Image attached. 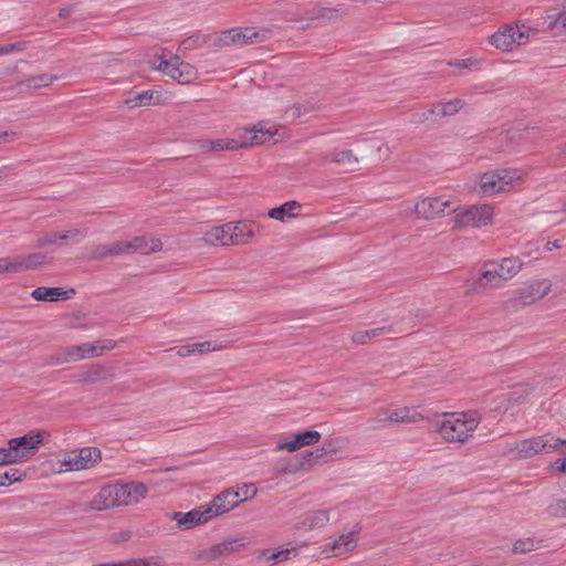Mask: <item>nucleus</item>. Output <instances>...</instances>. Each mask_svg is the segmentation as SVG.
Segmentation results:
<instances>
[{
  "instance_id": "obj_44",
  "label": "nucleus",
  "mask_w": 566,
  "mask_h": 566,
  "mask_svg": "<svg viewBox=\"0 0 566 566\" xmlns=\"http://www.w3.org/2000/svg\"><path fill=\"white\" fill-rule=\"evenodd\" d=\"M52 244H59V232H46L40 235L34 247L41 249Z\"/></svg>"
},
{
  "instance_id": "obj_27",
  "label": "nucleus",
  "mask_w": 566,
  "mask_h": 566,
  "mask_svg": "<svg viewBox=\"0 0 566 566\" xmlns=\"http://www.w3.org/2000/svg\"><path fill=\"white\" fill-rule=\"evenodd\" d=\"M229 227L226 224L213 227L205 233L203 240L211 245H230Z\"/></svg>"
},
{
  "instance_id": "obj_16",
  "label": "nucleus",
  "mask_w": 566,
  "mask_h": 566,
  "mask_svg": "<svg viewBox=\"0 0 566 566\" xmlns=\"http://www.w3.org/2000/svg\"><path fill=\"white\" fill-rule=\"evenodd\" d=\"M358 531H352L331 539L322 547V553H332L334 556H340L352 552L356 547Z\"/></svg>"
},
{
  "instance_id": "obj_58",
  "label": "nucleus",
  "mask_w": 566,
  "mask_h": 566,
  "mask_svg": "<svg viewBox=\"0 0 566 566\" xmlns=\"http://www.w3.org/2000/svg\"><path fill=\"white\" fill-rule=\"evenodd\" d=\"M250 489H251V486H250V485H247V484H243V485H242L240 493L244 495V499H242L243 501H244L245 499H248V497H249V495H250V496H253V495L256 493V491H255V490H253V491H252V493L250 494Z\"/></svg>"
},
{
  "instance_id": "obj_62",
  "label": "nucleus",
  "mask_w": 566,
  "mask_h": 566,
  "mask_svg": "<svg viewBox=\"0 0 566 566\" xmlns=\"http://www.w3.org/2000/svg\"><path fill=\"white\" fill-rule=\"evenodd\" d=\"M94 566H125V562H120V563H105V564H98V565H94Z\"/></svg>"
},
{
  "instance_id": "obj_20",
  "label": "nucleus",
  "mask_w": 566,
  "mask_h": 566,
  "mask_svg": "<svg viewBox=\"0 0 566 566\" xmlns=\"http://www.w3.org/2000/svg\"><path fill=\"white\" fill-rule=\"evenodd\" d=\"M421 415L413 408H399L390 411L385 418L374 419L378 427H385L386 422H416Z\"/></svg>"
},
{
  "instance_id": "obj_47",
  "label": "nucleus",
  "mask_w": 566,
  "mask_h": 566,
  "mask_svg": "<svg viewBox=\"0 0 566 566\" xmlns=\"http://www.w3.org/2000/svg\"><path fill=\"white\" fill-rule=\"evenodd\" d=\"M301 447L298 446L295 437L289 441H284V442H279L275 447V450L276 451H280V450H287L289 452H294L296 450H298Z\"/></svg>"
},
{
  "instance_id": "obj_42",
  "label": "nucleus",
  "mask_w": 566,
  "mask_h": 566,
  "mask_svg": "<svg viewBox=\"0 0 566 566\" xmlns=\"http://www.w3.org/2000/svg\"><path fill=\"white\" fill-rule=\"evenodd\" d=\"M24 474L18 469H10L0 474V486H9L14 482L22 481Z\"/></svg>"
},
{
  "instance_id": "obj_40",
  "label": "nucleus",
  "mask_w": 566,
  "mask_h": 566,
  "mask_svg": "<svg viewBox=\"0 0 566 566\" xmlns=\"http://www.w3.org/2000/svg\"><path fill=\"white\" fill-rule=\"evenodd\" d=\"M465 102L461 98H454L441 105L440 112L438 113L440 116H452L457 114L463 106Z\"/></svg>"
},
{
  "instance_id": "obj_23",
  "label": "nucleus",
  "mask_w": 566,
  "mask_h": 566,
  "mask_svg": "<svg viewBox=\"0 0 566 566\" xmlns=\"http://www.w3.org/2000/svg\"><path fill=\"white\" fill-rule=\"evenodd\" d=\"M329 521V511L328 510H318L308 512L300 517L297 522V526L303 530H314L317 527L325 526Z\"/></svg>"
},
{
  "instance_id": "obj_9",
  "label": "nucleus",
  "mask_w": 566,
  "mask_h": 566,
  "mask_svg": "<svg viewBox=\"0 0 566 566\" xmlns=\"http://www.w3.org/2000/svg\"><path fill=\"white\" fill-rule=\"evenodd\" d=\"M275 134L272 128H265V125L258 124L251 128H243L237 130L232 138H226L227 140H233L238 144V149L251 147L254 145H261L269 142Z\"/></svg>"
},
{
  "instance_id": "obj_31",
  "label": "nucleus",
  "mask_w": 566,
  "mask_h": 566,
  "mask_svg": "<svg viewBox=\"0 0 566 566\" xmlns=\"http://www.w3.org/2000/svg\"><path fill=\"white\" fill-rule=\"evenodd\" d=\"M54 80H56V76L49 74H40L30 76L23 81H19L18 86L24 87L27 90H36L51 85Z\"/></svg>"
},
{
  "instance_id": "obj_13",
  "label": "nucleus",
  "mask_w": 566,
  "mask_h": 566,
  "mask_svg": "<svg viewBox=\"0 0 566 566\" xmlns=\"http://www.w3.org/2000/svg\"><path fill=\"white\" fill-rule=\"evenodd\" d=\"M240 491H234L232 488L224 490L220 494L213 497V500L207 504L208 513L211 514L212 518L222 515L239 505L243 500L240 499Z\"/></svg>"
},
{
  "instance_id": "obj_49",
  "label": "nucleus",
  "mask_w": 566,
  "mask_h": 566,
  "mask_svg": "<svg viewBox=\"0 0 566 566\" xmlns=\"http://www.w3.org/2000/svg\"><path fill=\"white\" fill-rule=\"evenodd\" d=\"M548 27L551 29H554V28H557V27H560L563 29L566 30V11L565 12H560L558 13L555 18H554V21H551Z\"/></svg>"
},
{
  "instance_id": "obj_28",
  "label": "nucleus",
  "mask_w": 566,
  "mask_h": 566,
  "mask_svg": "<svg viewBox=\"0 0 566 566\" xmlns=\"http://www.w3.org/2000/svg\"><path fill=\"white\" fill-rule=\"evenodd\" d=\"M300 207V203L296 201H287L279 207L269 210L268 216L272 219L284 222L286 219L296 217V210H298Z\"/></svg>"
},
{
  "instance_id": "obj_29",
  "label": "nucleus",
  "mask_w": 566,
  "mask_h": 566,
  "mask_svg": "<svg viewBox=\"0 0 566 566\" xmlns=\"http://www.w3.org/2000/svg\"><path fill=\"white\" fill-rule=\"evenodd\" d=\"M270 30L268 29H255L244 28L241 29V36L243 45L262 43L269 39Z\"/></svg>"
},
{
  "instance_id": "obj_55",
  "label": "nucleus",
  "mask_w": 566,
  "mask_h": 566,
  "mask_svg": "<svg viewBox=\"0 0 566 566\" xmlns=\"http://www.w3.org/2000/svg\"><path fill=\"white\" fill-rule=\"evenodd\" d=\"M14 136H15L14 133L0 132V144H6V143L12 142Z\"/></svg>"
},
{
  "instance_id": "obj_50",
  "label": "nucleus",
  "mask_w": 566,
  "mask_h": 566,
  "mask_svg": "<svg viewBox=\"0 0 566 566\" xmlns=\"http://www.w3.org/2000/svg\"><path fill=\"white\" fill-rule=\"evenodd\" d=\"M478 63H479L478 60L464 59V60H458V61L451 62L450 65L461 67V69H469L471 66L476 65Z\"/></svg>"
},
{
  "instance_id": "obj_17",
  "label": "nucleus",
  "mask_w": 566,
  "mask_h": 566,
  "mask_svg": "<svg viewBox=\"0 0 566 566\" xmlns=\"http://www.w3.org/2000/svg\"><path fill=\"white\" fill-rule=\"evenodd\" d=\"M488 265L493 266L499 276L506 282L521 272L524 263L520 256H509L500 261H490Z\"/></svg>"
},
{
  "instance_id": "obj_6",
  "label": "nucleus",
  "mask_w": 566,
  "mask_h": 566,
  "mask_svg": "<svg viewBox=\"0 0 566 566\" xmlns=\"http://www.w3.org/2000/svg\"><path fill=\"white\" fill-rule=\"evenodd\" d=\"M42 443L41 432L28 433L21 437L8 440V452L12 463H23L35 454Z\"/></svg>"
},
{
  "instance_id": "obj_2",
  "label": "nucleus",
  "mask_w": 566,
  "mask_h": 566,
  "mask_svg": "<svg viewBox=\"0 0 566 566\" xmlns=\"http://www.w3.org/2000/svg\"><path fill=\"white\" fill-rule=\"evenodd\" d=\"M557 452L566 455V440L551 433L506 444L503 454L515 460L528 459L537 454Z\"/></svg>"
},
{
  "instance_id": "obj_22",
  "label": "nucleus",
  "mask_w": 566,
  "mask_h": 566,
  "mask_svg": "<svg viewBox=\"0 0 566 566\" xmlns=\"http://www.w3.org/2000/svg\"><path fill=\"white\" fill-rule=\"evenodd\" d=\"M237 543H238L237 539L224 541L222 543L212 545L208 548L201 549L197 554V559L211 562V560L218 559L222 556L229 555L234 552V547H235Z\"/></svg>"
},
{
  "instance_id": "obj_12",
  "label": "nucleus",
  "mask_w": 566,
  "mask_h": 566,
  "mask_svg": "<svg viewBox=\"0 0 566 566\" xmlns=\"http://www.w3.org/2000/svg\"><path fill=\"white\" fill-rule=\"evenodd\" d=\"M551 282L548 280H542L537 282H533L525 289H521L516 292V296L509 300L507 304L511 306H516L517 304L525 306L531 305L537 300L546 296L551 291Z\"/></svg>"
},
{
  "instance_id": "obj_14",
  "label": "nucleus",
  "mask_w": 566,
  "mask_h": 566,
  "mask_svg": "<svg viewBox=\"0 0 566 566\" xmlns=\"http://www.w3.org/2000/svg\"><path fill=\"white\" fill-rule=\"evenodd\" d=\"M208 505H200L187 513L175 512L171 515V520L177 523V526L182 530H189L196 525L205 524L212 520L210 513H208Z\"/></svg>"
},
{
  "instance_id": "obj_8",
  "label": "nucleus",
  "mask_w": 566,
  "mask_h": 566,
  "mask_svg": "<svg viewBox=\"0 0 566 566\" xmlns=\"http://www.w3.org/2000/svg\"><path fill=\"white\" fill-rule=\"evenodd\" d=\"M155 69L180 84L190 83L197 76L196 67L190 63L182 61L177 55L170 60L160 59L158 65H156Z\"/></svg>"
},
{
  "instance_id": "obj_37",
  "label": "nucleus",
  "mask_w": 566,
  "mask_h": 566,
  "mask_svg": "<svg viewBox=\"0 0 566 566\" xmlns=\"http://www.w3.org/2000/svg\"><path fill=\"white\" fill-rule=\"evenodd\" d=\"M154 93L155 92L153 91H144L142 93H137L128 99H126V104L129 107L150 105L153 103Z\"/></svg>"
},
{
  "instance_id": "obj_7",
  "label": "nucleus",
  "mask_w": 566,
  "mask_h": 566,
  "mask_svg": "<svg viewBox=\"0 0 566 566\" xmlns=\"http://www.w3.org/2000/svg\"><path fill=\"white\" fill-rule=\"evenodd\" d=\"M458 205L450 196L429 197L419 201L415 212L419 218L434 219L446 213L457 212Z\"/></svg>"
},
{
  "instance_id": "obj_30",
  "label": "nucleus",
  "mask_w": 566,
  "mask_h": 566,
  "mask_svg": "<svg viewBox=\"0 0 566 566\" xmlns=\"http://www.w3.org/2000/svg\"><path fill=\"white\" fill-rule=\"evenodd\" d=\"M46 254L36 252L29 255H18L19 271L33 270L45 263Z\"/></svg>"
},
{
  "instance_id": "obj_52",
  "label": "nucleus",
  "mask_w": 566,
  "mask_h": 566,
  "mask_svg": "<svg viewBox=\"0 0 566 566\" xmlns=\"http://www.w3.org/2000/svg\"><path fill=\"white\" fill-rule=\"evenodd\" d=\"M13 464L7 448H0V465Z\"/></svg>"
},
{
  "instance_id": "obj_15",
  "label": "nucleus",
  "mask_w": 566,
  "mask_h": 566,
  "mask_svg": "<svg viewBox=\"0 0 566 566\" xmlns=\"http://www.w3.org/2000/svg\"><path fill=\"white\" fill-rule=\"evenodd\" d=\"M230 245L248 244L255 235L258 227L254 222L250 221H238L228 222Z\"/></svg>"
},
{
  "instance_id": "obj_32",
  "label": "nucleus",
  "mask_w": 566,
  "mask_h": 566,
  "mask_svg": "<svg viewBox=\"0 0 566 566\" xmlns=\"http://www.w3.org/2000/svg\"><path fill=\"white\" fill-rule=\"evenodd\" d=\"M211 342L195 343L176 348V354L180 357H187L195 354H203L213 350Z\"/></svg>"
},
{
  "instance_id": "obj_38",
  "label": "nucleus",
  "mask_w": 566,
  "mask_h": 566,
  "mask_svg": "<svg viewBox=\"0 0 566 566\" xmlns=\"http://www.w3.org/2000/svg\"><path fill=\"white\" fill-rule=\"evenodd\" d=\"M539 541L532 537L517 539L513 545V553L525 554L535 551L538 547Z\"/></svg>"
},
{
  "instance_id": "obj_45",
  "label": "nucleus",
  "mask_w": 566,
  "mask_h": 566,
  "mask_svg": "<svg viewBox=\"0 0 566 566\" xmlns=\"http://www.w3.org/2000/svg\"><path fill=\"white\" fill-rule=\"evenodd\" d=\"M94 344V348H96V357L101 356L106 350H112L116 347L117 342L113 339H103L98 340Z\"/></svg>"
},
{
  "instance_id": "obj_64",
  "label": "nucleus",
  "mask_w": 566,
  "mask_h": 566,
  "mask_svg": "<svg viewBox=\"0 0 566 566\" xmlns=\"http://www.w3.org/2000/svg\"><path fill=\"white\" fill-rule=\"evenodd\" d=\"M296 111H297V115L300 116L302 114L300 107H296Z\"/></svg>"
},
{
  "instance_id": "obj_25",
  "label": "nucleus",
  "mask_w": 566,
  "mask_h": 566,
  "mask_svg": "<svg viewBox=\"0 0 566 566\" xmlns=\"http://www.w3.org/2000/svg\"><path fill=\"white\" fill-rule=\"evenodd\" d=\"M63 354L66 361H77L87 357H96V348L93 343H83L65 348Z\"/></svg>"
},
{
  "instance_id": "obj_1",
  "label": "nucleus",
  "mask_w": 566,
  "mask_h": 566,
  "mask_svg": "<svg viewBox=\"0 0 566 566\" xmlns=\"http://www.w3.org/2000/svg\"><path fill=\"white\" fill-rule=\"evenodd\" d=\"M148 493L144 483H114L103 486L84 509L88 511H105L115 506H128L138 503Z\"/></svg>"
},
{
  "instance_id": "obj_48",
  "label": "nucleus",
  "mask_w": 566,
  "mask_h": 566,
  "mask_svg": "<svg viewBox=\"0 0 566 566\" xmlns=\"http://www.w3.org/2000/svg\"><path fill=\"white\" fill-rule=\"evenodd\" d=\"M104 375V369L101 366H95L91 370L87 371L86 376L84 377L85 381H97L101 379Z\"/></svg>"
},
{
  "instance_id": "obj_3",
  "label": "nucleus",
  "mask_w": 566,
  "mask_h": 566,
  "mask_svg": "<svg viewBox=\"0 0 566 566\" xmlns=\"http://www.w3.org/2000/svg\"><path fill=\"white\" fill-rule=\"evenodd\" d=\"M480 421L475 411L450 413L438 424V431L446 441L465 443Z\"/></svg>"
},
{
  "instance_id": "obj_4",
  "label": "nucleus",
  "mask_w": 566,
  "mask_h": 566,
  "mask_svg": "<svg viewBox=\"0 0 566 566\" xmlns=\"http://www.w3.org/2000/svg\"><path fill=\"white\" fill-rule=\"evenodd\" d=\"M531 29L524 23L505 24L489 38V42L502 52L513 51L528 42Z\"/></svg>"
},
{
  "instance_id": "obj_43",
  "label": "nucleus",
  "mask_w": 566,
  "mask_h": 566,
  "mask_svg": "<svg viewBox=\"0 0 566 566\" xmlns=\"http://www.w3.org/2000/svg\"><path fill=\"white\" fill-rule=\"evenodd\" d=\"M19 263L18 255L0 258V274L2 273H18Z\"/></svg>"
},
{
  "instance_id": "obj_5",
  "label": "nucleus",
  "mask_w": 566,
  "mask_h": 566,
  "mask_svg": "<svg viewBox=\"0 0 566 566\" xmlns=\"http://www.w3.org/2000/svg\"><path fill=\"white\" fill-rule=\"evenodd\" d=\"M521 178L522 174L515 169L488 171L481 176V190L486 196L509 191Z\"/></svg>"
},
{
  "instance_id": "obj_63",
  "label": "nucleus",
  "mask_w": 566,
  "mask_h": 566,
  "mask_svg": "<svg viewBox=\"0 0 566 566\" xmlns=\"http://www.w3.org/2000/svg\"><path fill=\"white\" fill-rule=\"evenodd\" d=\"M562 210L566 212V201L563 203Z\"/></svg>"
},
{
  "instance_id": "obj_33",
  "label": "nucleus",
  "mask_w": 566,
  "mask_h": 566,
  "mask_svg": "<svg viewBox=\"0 0 566 566\" xmlns=\"http://www.w3.org/2000/svg\"><path fill=\"white\" fill-rule=\"evenodd\" d=\"M87 235V230L85 229H70L64 232H59V245H65L69 243H80Z\"/></svg>"
},
{
  "instance_id": "obj_39",
  "label": "nucleus",
  "mask_w": 566,
  "mask_h": 566,
  "mask_svg": "<svg viewBox=\"0 0 566 566\" xmlns=\"http://www.w3.org/2000/svg\"><path fill=\"white\" fill-rule=\"evenodd\" d=\"M298 446L302 448L304 446H312L319 441L321 433L316 430H307L304 432H300L294 436Z\"/></svg>"
},
{
  "instance_id": "obj_51",
  "label": "nucleus",
  "mask_w": 566,
  "mask_h": 566,
  "mask_svg": "<svg viewBox=\"0 0 566 566\" xmlns=\"http://www.w3.org/2000/svg\"><path fill=\"white\" fill-rule=\"evenodd\" d=\"M291 552L292 551H290V549H281V551H277L275 553H272L270 558L275 560V562L286 560L289 558Z\"/></svg>"
},
{
  "instance_id": "obj_41",
  "label": "nucleus",
  "mask_w": 566,
  "mask_h": 566,
  "mask_svg": "<svg viewBox=\"0 0 566 566\" xmlns=\"http://www.w3.org/2000/svg\"><path fill=\"white\" fill-rule=\"evenodd\" d=\"M546 512L554 517L557 518H566V499H558L552 502Z\"/></svg>"
},
{
  "instance_id": "obj_24",
  "label": "nucleus",
  "mask_w": 566,
  "mask_h": 566,
  "mask_svg": "<svg viewBox=\"0 0 566 566\" xmlns=\"http://www.w3.org/2000/svg\"><path fill=\"white\" fill-rule=\"evenodd\" d=\"M197 149L202 154L217 153L222 150H238V144L224 139H199L196 142Z\"/></svg>"
},
{
  "instance_id": "obj_53",
  "label": "nucleus",
  "mask_w": 566,
  "mask_h": 566,
  "mask_svg": "<svg viewBox=\"0 0 566 566\" xmlns=\"http://www.w3.org/2000/svg\"><path fill=\"white\" fill-rule=\"evenodd\" d=\"M125 566H149L148 558L129 559L125 562Z\"/></svg>"
},
{
  "instance_id": "obj_60",
  "label": "nucleus",
  "mask_w": 566,
  "mask_h": 566,
  "mask_svg": "<svg viewBox=\"0 0 566 566\" xmlns=\"http://www.w3.org/2000/svg\"><path fill=\"white\" fill-rule=\"evenodd\" d=\"M432 114H436V109H434V108H430V109L426 111V112L421 115L420 120H421V122H423V120L428 119V118H429V116H430V115H432Z\"/></svg>"
},
{
  "instance_id": "obj_26",
  "label": "nucleus",
  "mask_w": 566,
  "mask_h": 566,
  "mask_svg": "<svg viewBox=\"0 0 566 566\" xmlns=\"http://www.w3.org/2000/svg\"><path fill=\"white\" fill-rule=\"evenodd\" d=\"M120 254H126L124 241H116L111 244L96 245L92 250L91 258L99 260L107 256H116Z\"/></svg>"
},
{
  "instance_id": "obj_46",
  "label": "nucleus",
  "mask_w": 566,
  "mask_h": 566,
  "mask_svg": "<svg viewBox=\"0 0 566 566\" xmlns=\"http://www.w3.org/2000/svg\"><path fill=\"white\" fill-rule=\"evenodd\" d=\"M25 48L24 42H18L13 44L0 45V55L11 54L13 52L22 51Z\"/></svg>"
},
{
  "instance_id": "obj_59",
  "label": "nucleus",
  "mask_w": 566,
  "mask_h": 566,
  "mask_svg": "<svg viewBox=\"0 0 566 566\" xmlns=\"http://www.w3.org/2000/svg\"><path fill=\"white\" fill-rule=\"evenodd\" d=\"M148 564L149 566H164L157 557H148Z\"/></svg>"
},
{
  "instance_id": "obj_54",
  "label": "nucleus",
  "mask_w": 566,
  "mask_h": 566,
  "mask_svg": "<svg viewBox=\"0 0 566 566\" xmlns=\"http://www.w3.org/2000/svg\"><path fill=\"white\" fill-rule=\"evenodd\" d=\"M337 12H338V10H336V9L322 8V9L319 10V17L331 19V18H332V17H334Z\"/></svg>"
},
{
  "instance_id": "obj_11",
  "label": "nucleus",
  "mask_w": 566,
  "mask_h": 566,
  "mask_svg": "<svg viewBox=\"0 0 566 566\" xmlns=\"http://www.w3.org/2000/svg\"><path fill=\"white\" fill-rule=\"evenodd\" d=\"M101 460V451L96 448H82L72 451L62 460V464L72 471H80L93 467Z\"/></svg>"
},
{
  "instance_id": "obj_61",
  "label": "nucleus",
  "mask_w": 566,
  "mask_h": 566,
  "mask_svg": "<svg viewBox=\"0 0 566 566\" xmlns=\"http://www.w3.org/2000/svg\"><path fill=\"white\" fill-rule=\"evenodd\" d=\"M547 250H552L553 248L559 249L562 245L558 243V241L547 242L546 244Z\"/></svg>"
},
{
  "instance_id": "obj_18",
  "label": "nucleus",
  "mask_w": 566,
  "mask_h": 566,
  "mask_svg": "<svg viewBox=\"0 0 566 566\" xmlns=\"http://www.w3.org/2000/svg\"><path fill=\"white\" fill-rule=\"evenodd\" d=\"M504 281L499 276L497 272L492 268L481 272L480 276L474 280L472 287L468 291L470 294L483 293L488 290H496L503 286Z\"/></svg>"
},
{
  "instance_id": "obj_35",
  "label": "nucleus",
  "mask_w": 566,
  "mask_h": 566,
  "mask_svg": "<svg viewBox=\"0 0 566 566\" xmlns=\"http://www.w3.org/2000/svg\"><path fill=\"white\" fill-rule=\"evenodd\" d=\"M326 159L332 163L344 164L353 166L358 163V159L354 156L352 150H333L326 156Z\"/></svg>"
},
{
  "instance_id": "obj_36",
  "label": "nucleus",
  "mask_w": 566,
  "mask_h": 566,
  "mask_svg": "<svg viewBox=\"0 0 566 566\" xmlns=\"http://www.w3.org/2000/svg\"><path fill=\"white\" fill-rule=\"evenodd\" d=\"M242 39L241 29H230L219 35L218 43L222 46L243 45Z\"/></svg>"
},
{
  "instance_id": "obj_57",
  "label": "nucleus",
  "mask_w": 566,
  "mask_h": 566,
  "mask_svg": "<svg viewBox=\"0 0 566 566\" xmlns=\"http://www.w3.org/2000/svg\"><path fill=\"white\" fill-rule=\"evenodd\" d=\"M552 468L555 469V470H559L562 472H566V459L556 460L552 464Z\"/></svg>"
},
{
  "instance_id": "obj_34",
  "label": "nucleus",
  "mask_w": 566,
  "mask_h": 566,
  "mask_svg": "<svg viewBox=\"0 0 566 566\" xmlns=\"http://www.w3.org/2000/svg\"><path fill=\"white\" fill-rule=\"evenodd\" d=\"M389 332V328L387 327H377L368 331H358L353 334L352 340L355 344H366L370 339L378 337L380 335H385Z\"/></svg>"
},
{
  "instance_id": "obj_21",
  "label": "nucleus",
  "mask_w": 566,
  "mask_h": 566,
  "mask_svg": "<svg viewBox=\"0 0 566 566\" xmlns=\"http://www.w3.org/2000/svg\"><path fill=\"white\" fill-rule=\"evenodd\" d=\"M75 294L74 290H64L62 287L40 286L32 291L31 296L36 301L55 302L60 300H70Z\"/></svg>"
},
{
  "instance_id": "obj_10",
  "label": "nucleus",
  "mask_w": 566,
  "mask_h": 566,
  "mask_svg": "<svg viewBox=\"0 0 566 566\" xmlns=\"http://www.w3.org/2000/svg\"><path fill=\"white\" fill-rule=\"evenodd\" d=\"M454 213L453 220L458 227H482L492 220V207L488 205L471 206Z\"/></svg>"
},
{
  "instance_id": "obj_56",
  "label": "nucleus",
  "mask_w": 566,
  "mask_h": 566,
  "mask_svg": "<svg viewBox=\"0 0 566 566\" xmlns=\"http://www.w3.org/2000/svg\"><path fill=\"white\" fill-rule=\"evenodd\" d=\"M74 8H75V6H69V7L60 9L59 17L61 19H65V18L70 17L72 14V12L74 11Z\"/></svg>"
},
{
  "instance_id": "obj_19",
  "label": "nucleus",
  "mask_w": 566,
  "mask_h": 566,
  "mask_svg": "<svg viewBox=\"0 0 566 566\" xmlns=\"http://www.w3.org/2000/svg\"><path fill=\"white\" fill-rule=\"evenodd\" d=\"M126 254L143 253L149 254L151 252L160 251L163 243L159 239L153 238L147 240L146 237H135L130 241H124Z\"/></svg>"
}]
</instances>
